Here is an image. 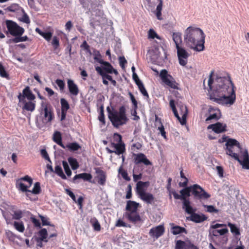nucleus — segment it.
Here are the masks:
<instances>
[{
	"label": "nucleus",
	"mask_w": 249,
	"mask_h": 249,
	"mask_svg": "<svg viewBox=\"0 0 249 249\" xmlns=\"http://www.w3.org/2000/svg\"><path fill=\"white\" fill-rule=\"evenodd\" d=\"M213 71H212L208 82L211 91L210 99L213 101L222 105H233L236 99L235 87L230 76L217 77L215 79V84L212 89L213 82Z\"/></svg>",
	"instance_id": "obj_1"
},
{
	"label": "nucleus",
	"mask_w": 249,
	"mask_h": 249,
	"mask_svg": "<svg viewBox=\"0 0 249 249\" xmlns=\"http://www.w3.org/2000/svg\"><path fill=\"white\" fill-rule=\"evenodd\" d=\"M205 35L200 28L189 26L184 31V41L187 47L200 52L204 49Z\"/></svg>",
	"instance_id": "obj_2"
},
{
	"label": "nucleus",
	"mask_w": 249,
	"mask_h": 249,
	"mask_svg": "<svg viewBox=\"0 0 249 249\" xmlns=\"http://www.w3.org/2000/svg\"><path fill=\"white\" fill-rule=\"evenodd\" d=\"M226 153L237 160L244 169L249 170V155L246 148H243L235 139H229L225 144Z\"/></svg>",
	"instance_id": "obj_3"
},
{
	"label": "nucleus",
	"mask_w": 249,
	"mask_h": 249,
	"mask_svg": "<svg viewBox=\"0 0 249 249\" xmlns=\"http://www.w3.org/2000/svg\"><path fill=\"white\" fill-rule=\"evenodd\" d=\"M107 110L108 113V118L115 128H118L128 123L129 118L127 116L124 106L120 107L118 110L114 109H111L109 107H107Z\"/></svg>",
	"instance_id": "obj_4"
},
{
	"label": "nucleus",
	"mask_w": 249,
	"mask_h": 249,
	"mask_svg": "<svg viewBox=\"0 0 249 249\" xmlns=\"http://www.w3.org/2000/svg\"><path fill=\"white\" fill-rule=\"evenodd\" d=\"M42 122L45 124L51 123L54 119L53 109L48 102H42L39 108Z\"/></svg>",
	"instance_id": "obj_5"
},
{
	"label": "nucleus",
	"mask_w": 249,
	"mask_h": 249,
	"mask_svg": "<svg viewBox=\"0 0 249 249\" xmlns=\"http://www.w3.org/2000/svg\"><path fill=\"white\" fill-rule=\"evenodd\" d=\"M145 6L148 11L153 13L159 20H162L161 11L163 6L162 0H145Z\"/></svg>",
	"instance_id": "obj_6"
},
{
	"label": "nucleus",
	"mask_w": 249,
	"mask_h": 249,
	"mask_svg": "<svg viewBox=\"0 0 249 249\" xmlns=\"http://www.w3.org/2000/svg\"><path fill=\"white\" fill-rule=\"evenodd\" d=\"M160 77L162 82L167 87L173 89H178V84L174 78L170 74H168L167 70H162L160 73Z\"/></svg>",
	"instance_id": "obj_7"
},
{
	"label": "nucleus",
	"mask_w": 249,
	"mask_h": 249,
	"mask_svg": "<svg viewBox=\"0 0 249 249\" xmlns=\"http://www.w3.org/2000/svg\"><path fill=\"white\" fill-rule=\"evenodd\" d=\"M94 59L101 64L104 65L103 67L98 66L95 68V70L100 75V71L105 74H108L107 73H114L115 75L118 74V71L114 69L109 62L105 61L102 59L98 58L97 56L94 57Z\"/></svg>",
	"instance_id": "obj_8"
},
{
	"label": "nucleus",
	"mask_w": 249,
	"mask_h": 249,
	"mask_svg": "<svg viewBox=\"0 0 249 249\" xmlns=\"http://www.w3.org/2000/svg\"><path fill=\"white\" fill-rule=\"evenodd\" d=\"M6 25L8 30L6 32V35L9 33L16 37L17 36H21L24 32V29L22 27L18 26L15 22L12 20H6Z\"/></svg>",
	"instance_id": "obj_9"
},
{
	"label": "nucleus",
	"mask_w": 249,
	"mask_h": 249,
	"mask_svg": "<svg viewBox=\"0 0 249 249\" xmlns=\"http://www.w3.org/2000/svg\"><path fill=\"white\" fill-rule=\"evenodd\" d=\"M192 193L194 198L197 199H207L210 197L211 195L207 193L199 185L194 184L191 186Z\"/></svg>",
	"instance_id": "obj_10"
},
{
	"label": "nucleus",
	"mask_w": 249,
	"mask_h": 249,
	"mask_svg": "<svg viewBox=\"0 0 249 249\" xmlns=\"http://www.w3.org/2000/svg\"><path fill=\"white\" fill-rule=\"evenodd\" d=\"M124 216L129 222L136 226L140 227L143 222L138 212H125Z\"/></svg>",
	"instance_id": "obj_11"
},
{
	"label": "nucleus",
	"mask_w": 249,
	"mask_h": 249,
	"mask_svg": "<svg viewBox=\"0 0 249 249\" xmlns=\"http://www.w3.org/2000/svg\"><path fill=\"white\" fill-rule=\"evenodd\" d=\"M190 192H192L191 186L186 187L180 191L181 196H183V209H186L187 211L190 212L191 210L190 201L188 199H187L186 196H190Z\"/></svg>",
	"instance_id": "obj_12"
},
{
	"label": "nucleus",
	"mask_w": 249,
	"mask_h": 249,
	"mask_svg": "<svg viewBox=\"0 0 249 249\" xmlns=\"http://www.w3.org/2000/svg\"><path fill=\"white\" fill-rule=\"evenodd\" d=\"M176 49L179 64L182 66H185L190 56L189 53L183 47Z\"/></svg>",
	"instance_id": "obj_13"
},
{
	"label": "nucleus",
	"mask_w": 249,
	"mask_h": 249,
	"mask_svg": "<svg viewBox=\"0 0 249 249\" xmlns=\"http://www.w3.org/2000/svg\"><path fill=\"white\" fill-rule=\"evenodd\" d=\"M191 208L190 212L187 211L186 209H184L186 213L191 214L189 218L190 220L198 223L202 222L207 219L208 217L202 213L199 214L195 213L196 209H194L191 206Z\"/></svg>",
	"instance_id": "obj_14"
},
{
	"label": "nucleus",
	"mask_w": 249,
	"mask_h": 249,
	"mask_svg": "<svg viewBox=\"0 0 249 249\" xmlns=\"http://www.w3.org/2000/svg\"><path fill=\"white\" fill-rule=\"evenodd\" d=\"M27 99L29 101H33L35 99L36 96L33 93L31 90L30 87L27 86L22 91V94L21 93H19L18 98L19 102H23L25 100V98Z\"/></svg>",
	"instance_id": "obj_15"
},
{
	"label": "nucleus",
	"mask_w": 249,
	"mask_h": 249,
	"mask_svg": "<svg viewBox=\"0 0 249 249\" xmlns=\"http://www.w3.org/2000/svg\"><path fill=\"white\" fill-rule=\"evenodd\" d=\"M221 117V112L220 110L216 107L210 106L208 109V116L206 119V122L209 123V121L213 120L217 121Z\"/></svg>",
	"instance_id": "obj_16"
},
{
	"label": "nucleus",
	"mask_w": 249,
	"mask_h": 249,
	"mask_svg": "<svg viewBox=\"0 0 249 249\" xmlns=\"http://www.w3.org/2000/svg\"><path fill=\"white\" fill-rule=\"evenodd\" d=\"M227 126L226 124L217 122L215 124H211L208 126V129H212L215 133L219 134L227 131Z\"/></svg>",
	"instance_id": "obj_17"
},
{
	"label": "nucleus",
	"mask_w": 249,
	"mask_h": 249,
	"mask_svg": "<svg viewBox=\"0 0 249 249\" xmlns=\"http://www.w3.org/2000/svg\"><path fill=\"white\" fill-rule=\"evenodd\" d=\"M164 232L165 229L163 225H160L151 229L149 234L151 237L158 239L162 235Z\"/></svg>",
	"instance_id": "obj_18"
},
{
	"label": "nucleus",
	"mask_w": 249,
	"mask_h": 249,
	"mask_svg": "<svg viewBox=\"0 0 249 249\" xmlns=\"http://www.w3.org/2000/svg\"><path fill=\"white\" fill-rule=\"evenodd\" d=\"M134 159L135 164H139L142 163L145 165H151L152 162L146 158V156L143 153L135 154Z\"/></svg>",
	"instance_id": "obj_19"
},
{
	"label": "nucleus",
	"mask_w": 249,
	"mask_h": 249,
	"mask_svg": "<svg viewBox=\"0 0 249 249\" xmlns=\"http://www.w3.org/2000/svg\"><path fill=\"white\" fill-rule=\"evenodd\" d=\"M67 86L69 91L71 95L76 96L78 94L79 92L78 87L73 80L68 79L67 80Z\"/></svg>",
	"instance_id": "obj_20"
},
{
	"label": "nucleus",
	"mask_w": 249,
	"mask_h": 249,
	"mask_svg": "<svg viewBox=\"0 0 249 249\" xmlns=\"http://www.w3.org/2000/svg\"><path fill=\"white\" fill-rule=\"evenodd\" d=\"M150 182L149 181H139L136 184V191L137 194L139 196L145 193L147 187L149 186Z\"/></svg>",
	"instance_id": "obj_21"
},
{
	"label": "nucleus",
	"mask_w": 249,
	"mask_h": 249,
	"mask_svg": "<svg viewBox=\"0 0 249 249\" xmlns=\"http://www.w3.org/2000/svg\"><path fill=\"white\" fill-rule=\"evenodd\" d=\"M61 103V121H63L66 119L67 110L70 108V105L68 101L64 98L60 99Z\"/></svg>",
	"instance_id": "obj_22"
},
{
	"label": "nucleus",
	"mask_w": 249,
	"mask_h": 249,
	"mask_svg": "<svg viewBox=\"0 0 249 249\" xmlns=\"http://www.w3.org/2000/svg\"><path fill=\"white\" fill-rule=\"evenodd\" d=\"M97 176L96 178L97 179L98 183L101 185H104L106 182V173L99 168L95 169Z\"/></svg>",
	"instance_id": "obj_23"
},
{
	"label": "nucleus",
	"mask_w": 249,
	"mask_h": 249,
	"mask_svg": "<svg viewBox=\"0 0 249 249\" xmlns=\"http://www.w3.org/2000/svg\"><path fill=\"white\" fill-rule=\"evenodd\" d=\"M16 186L17 188L19 190L23 192H25L27 197L31 200V198L30 197V193H31V191L28 189V188L29 187V186L25 185L20 181V179H17L16 180Z\"/></svg>",
	"instance_id": "obj_24"
},
{
	"label": "nucleus",
	"mask_w": 249,
	"mask_h": 249,
	"mask_svg": "<svg viewBox=\"0 0 249 249\" xmlns=\"http://www.w3.org/2000/svg\"><path fill=\"white\" fill-rule=\"evenodd\" d=\"M155 126L158 130H159L161 135L165 139H167L166 135V132L164 129V126L162 125L161 120L159 118L157 115L155 117Z\"/></svg>",
	"instance_id": "obj_25"
},
{
	"label": "nucleus",
	"mask_w": 249,
	"mask_h": 249,
	"mask_svg": "<svg viewBox=\"0 0 249 249\" xmlns=\"http://www.w3.org/2000/svg\"><path fill=\"white\" fill-rule=\"evenodd\" d=\"M179 111L181 117L178 115V118H177L181 125L185 124L186 123V117L188 114V109L186 106H182L180 107Z\"/></svg>",
	"instance_id": "obj_26"
},
{
	"label": "nucleus",
	"mask_w": 249,
	"mask_h": 249,
	"mask_svg": "<svg viewBox=\"0 0 249 249\" xmlns=\"http://www.w3.org/2000/svg\"><path fill=\"white\" fill-rule=\"evenodd\" d=\"M92 178V175L89 173H83L76 175L73 178V182L76 183V180L78 179H82L84 181H88L91 182Z\"/></svg>",
	"instance_id": "obj_27"
},
{
	"label": "nucleus",
	"mask_w": 249,
	"mask_h": 249,
	"mask_svg": "<svg viewBox=\"0 0 249 249\" xmlns=\"http://www.w3.org/2000/svg\"><path fill=\"white\" fill-rule=\"evenodd\" d=\"M229 231L227 228H224L220 230L213 229L209 230V235L211 236L218 237L226 234Z\"/></svg>",
	"instance_id": "obj_28"
},
{
	"label": "nucleus",
	"mask_w": 249,
	"mask_h": 249,
	"mask_svg": "<svg viewBox=\"0 0 249 249\" xmlns=\"http://www.w3.org/2000/svg\"><path fill=\"white\" fill-rule=\"evenodd\" d=\"M173 40L176 44V49H178L181 47L182 40L181 37V34L179 32L173 33L172 35Z\"/></svg>",
	"instance_id": "obj_29"
},
{
	"label": "nucleus",
	"mask_w": 249,
	"mask_h": 249,
	"mask_svg": "<svg viewBox=\"0 0 249 249\" xmlns=\"http://www.w3.org/2000/svg\"><path fill=\"white\" fill-rule=\"evenodd\" d=\"M139 203L135 201L129 200L127 202L126 206V212H138Z\"/></svg>",
	"instance_id": "obj_30"
},
{
	"label": "nucleus",
	"mask_w": 249,
	"mask_h": 249,
	"mask_svg": "<svg viewBox=\"0 0 249 249\" xmlns=\"http://www.w3.org/2000/svg\"><path fill=\"white\" fill-rule=\"evenodd\" d=\"M111 145L112 147L115 148L116 150L114 151L117 155L122 154L125 151V145L123 142L118 143L111 142Z\"/></svg>",
	"instance_id": "obj_31"
},
{
	"label": "nucleus",
	"mask_w": 249,
	"mask_h": 249,
	"mask_svg": "<svg viewBox=\"0 0 249 249\" xmlns=\"http://www.w3.org/2000/svg\"><path fill=\"white\" fill-rule=\"evenodd\" d=\"M140 198L147 204H152L154 201L153 195L149 193H145L140 196Z\"/></svg>",
	"instance_id": "obj_32"
},
{
	"label": "nucleus",
	"mask_w": 249,
	"mask_h": 249,
	"mask_svg": "<svg viewBox=\"0 0 249 249\" xmlns=\"http://www.w3.org/2000/svg\"><path fill=\"white\" fill-rule=\"evenodd\" d=\"M172 226V233L174 235H177L181 233H187V231L185 228L179 226H174V223L170 224Z\"/></svg>",
	"instance_id": "obj_33"
},
{
	"label": "nucleus",
	"mask_w": 249,
	"mask_h": 249,
	"mask_svg": "<svg viewBox=\"0 0 249 249\" xmlns=\"http://www.w3.org/2000/svg\"><path fill=\"white\" fill-rule=\"evenodd\" d=\"M53 141L56 143L58 145L60 146L63 148H65V146L63 144L62 142V136L59 131H55L53 135Z\"/></svg>",
	"instance_id": "obj_34"
},
{
	"label": "nucleus",
	"mask_w": 249,
	"mask_h": 249,
	"mask_svg": "<svg viewBox=\"0 0 249 249\" xmlns=\"http://www.w3.org/2000/svg\"><path fill=\"white\" fill-rule=\"evenodd\" d=\"M22 102L24 103V106L22 107L23 109L26 110L27 111H29L31 112L33 111L35 109V102H32V101H29L28 102L24 101L23 102Z\"/></svg>",
	"instance_id": "obj_35"
},
{
	"label": "nucleus",
	"mask_w": 249,
	"mask_h": 249,
	"mask_svg": "<svg viewBox=\"0 0 249 249\" xmlns=\"http://www.w3.org/2000/svg\"><path fill=\"white\" fill-rule=\"evenodd\" d=\"M99 112L98 120L102 123V124H106L105 117L104 114V107L103 104H101L98 109Z\"/></svg>",
	"instance_id": "obj_36"
},
{
	"label": "nucleus",
	"mask_w": 249,
	"mask_h": 249,
	"mask_svg": "<svg viewBox=\"0 0 249 249\" xmlns=\"http://www.w3.org/2000/svg\"><path fill=\"white\" fill-rule=\"evenodd\" d=\"M227 225L230 227L231 232L233 234L234 236L237 237V236L240 235L241 233L240 229L235 224L231 222H228Z\"/></svg>",
	"instance_id": "obj_37"
},
{
	"label": "nucleus",
	"mask_w": 249,
	"mask_h": 249,
	"mask_svg": "<svg viewBox=\"0 0 249 249\" xmlns=\"http://www.w3.org/2000/svg\"><path fill=\"white\" fill-rule=\"evenodd\" d=\"M38 235L39 236V237L37 239H39V240L45 242H47L48 241V240L47 239L48 232L46 229L43 228L41 229L38 232Z\"/></svg>",
	"instance_id": "obj_38"
},
{
	"label": "nucleus",
	"mask_w": 249,
	"mask_h": 249,
	"mask_svg": "<svg viewBox=\"0 0 249 249\" xmlns=\"http://www.w3.org/2000/svg\"><path fill=\"white\" fill-rule=\"evenodd\" d=\"M14 228L18 231L23 232L25 230V228L23 222L15 221L14 223Z\"/></svg>",
	"instance_id": "obj_39"
},
{
	"label": "nucleus",
	"mask_w": 249,
	"mask_h": 249,
	"mask_svg": "<svg viewBox=\"0 0 249 249\" xmlns=\"http://www.w3.org/2000/svg\"><path fill=\"white\" fill-rule=\"evenodd\" d=\"M66 147L71 151H77L81 148L80 145L75 142L69 143Z\"/></svg>",
	"instance_id": "obj_40"
},
{
	"label": "nucleus",
	"mask_w": 249,
	"mask_h": 249,
	"mask_svg": "<svg viewBox=\"0 0 249 249\" xmlns=\"http://www.w3.org/2000/svg\"><path fill=\"white\" fill-rule=\"evenodd\" d=\"M68 161L73 170H76L79 167V164L76 159L70 157L68 159Z\"/></svg>",
	"instance_id": "obj_41"
},
{
	"label": "nucleus",
	"mask_w": 249,
	"mask_h": 249,
	"mask_svg": "<svg viewBox=\"0 0 249 249\" xmlns=\"http://www.w3.org/2000/svg\"><path fill=\"white\" fill-rule=\"evenodd\" d=\"M58 176L60 177L62 179H66V176L64 174L62 169L60 165H56L55 167V170L54 171Z\"/></svg>",
	"instance_id": "obj_42"
},
{
	"label": "nucleus",
	"mask_w": 249,
	"mask_h": 249,
	"mask_svg": "<svg viewBox=\"0 0 249 249\" xmlns=\"http://www.w3.org/2000/svg\"><path fill=\"white\" fill-rule=\"evenodd\" d=\"M28 40V37L27 36H17V37L11 39L9 40L10 42L13 43H18L20 42L26 41Z\"/></svg>",
	"instance_id": "obj_43"
},
{
	"label": "nucleus",
	"mask_w": 249,
	"mask_h": 249,
	"mask_svg": "<svg viewBox=\"0 0 249 249\" xmlns=\"http://www.w3.org/2000/svg\"><path fill=\"white\" fill-rule=\"evenodd\" d=\"M21 7L17 3H13L11 4L10 6H8L6 10L10 12H18L20 10H21Z\"/></svg>",
	"instance_id": "obj_44"
},
{
	"label": "nucleus",
	"mask_w": 249,
	"mask_h": 249,
	"mask_svg": "<svg viewBox=\"0 0 249 249\" xmlns=\"http://www.w3.org/2000/svg\"><path fill=\"white\" fill-rule=\"evenodd\" d=\"M0 76L2 77L5 78L7 80L10 79L9 74L6 72L5 68L1 63H0Z\"/></svg>",
	"instance_id": "obj_45"
},
{
	"label": "nucleus",
	"mask_w": 249,
	"mask_h": 249,
	"mask_svg": "<svg viewBox=\"0 0 249 249\" xmlns=\"http://www.w3.org/2000/svg\"><path fill=\"white\" fill-rule=\"evenodd\" d=\"M180 178L182 179H184L185 180V181H183V182H180L179 183V185L180 187H185L187 186V184H188V178L185 176L183 172V169H181V170H180Z\"/></svg>",
	"instance_id": "obj_46"
},
{
	"label": "nucleus",
	"mask_w": 249,
	"mask_h": 249,
	"mask_svg": "<svg viewBox=\"0 0 249 249\" xmlns=\"http://www.w3.org/2000/svg\"><path fill=\"white\" fill-rule=\"evenodd\" d=\"M41 192V187H40V183L39 182H36L35 184L33 190L31 191V193H30V195L31 194H34L35 195L39 194Z\"/></svg>",
	"instance_id": "obj_47"
},
{
	"label": "nucleus",
	"mask_w": 249,
	"mask_h": 249,
	"mask_svg": "<svg viewBox=\"0 0 249 249\" xmlns=\"http://www.w3.org/2000/svg\"><path fill=\"white\" fill-rule=\"evenodd\" d=\"M204 207L206 208V211L210 213H218L219 210L217 209L213 205H203Z\"/></svg>",
	"instance_id": "obj_48"
},
{
	"label": "nucleus",
	"mask_w": 249,
	"mask_h": 249,
	"mask_svg": "<svg viewBox=\"0 0 249 249\" xmlns=\"http://www.w3.org/2000/svg\"><path fill=\"white\" fill-rule=\"evenodd\" d=\"M51 44H52V45L53 46L54 50L57 49L60 46L59 38L56 36H54L53 37V39L51 42Z\"/></svg>",
	"instance_id": "obj_49"
},
{
	"label": "nucleus",
	"mask_w": 249,
	"mask_h": 249,
	"mask_svg": "<svg viewBox=\"0 0 249 249\" xmlns=\"http://www.w3.org/2000/svg\"><path fill=\"white\" fill-rule=\"evenodd\" d=\"M39 34L41 36L47 41H50L53 36V33L50 32H43L39 33Z\"/></svg>",
	"instance_id": "obj_50"
},
{
	"label": "nucleus",
	"mask_w": 249,
	"mask_h": 249,
	"mask_svg": "<svg viewBox=\"0 0 249 249\" xmlns=\"http://www.w3.org/2000/svg\"><path fill=\"white\" fill-rule=\"evenodd\" d=\"M13 218L16 220H19L23 216V213L20 210L13 211Z\"/></svg>",
	"instance_id": "obj_51"
},
{
	"label": "nucleus",
	"mask_w": 249,
	"mask_h": 249,
	"mask_svg": "<svg viewBox=\"0 0 249 249\" xmlns=\"http://www.w3.org/2000/svg\"><path fill=\"white\" fill-rule=\"evenodd\" d=\"M139 90L141 93L143 95V96L146 97V98H149V95L143 85L142 83L138 85Z\"/></svg>",
	"instance_id": "obj_52"
},
{
	"label": "nucleus",
	"mask_w": 249,
	"mask_h": 249,
	"mask_svg": "<svg viewBox=\"0 0 249 249\" xmlns=\"http://www.w3.org/2000/svg\"><path fill=\"white\" fill-rule=\"evenodd\" d=\"M187 244L184 241L178 240L176 243L175 249H185Z\"/></svg>",
	"instance_id": "obj_53"
},
{
	"label": "nucleus",
	"mask_w": 249,
	"mask_h": 249,
	"mask_svg": "<svg viewBox=\"0 0 249 249\" xmlns=\"http://www.w3.org/2000/svg\"><path fill=\"white\" fill-rule=\"evenodd\" d=\"M62 164L66 174L68 176H70L71 175V171L69 167V166L66 161L63 160Z\"/></svg>",
	"instance_id": "obj_54"
},
{
	"label": "nucleus",
	"mask_w": 249,
	"mask_h": 249,
	"mask_svg": "<svg viewBox=\"0 0 249 249\" xmlns=\"http://www.w3.org/2000/svg\"><path fill=\"white\" fill-rule=\"evenodd\" d=\"M148 37L151 39L156 38L158 39H160V36L152 29H150L148 31Z\"/></svg>",
	"instance_id": "obj_55"
},
{
	"label": "nucleus",
	"mask_w": 249,
	"mask_h": 249,
	"mask_svg": "<svg viewBox=\"0 0 249 249\" xmlns=\"http://www.w3.org/2000/svg\"><path fill=\"white\" fill-rule=\"evenodd\" d=\"M170 106L171 107L173 112H174V115L177 118H178V113L176 109L175 102L174 100H171L169 102Z\"/></svg>",
	"instance_id": "obj_56"
},
{
	"label": "nucleus",
	"mask_w": 249,
	"mask_h": 249,
	"mask_svg": "<svg viewBox=\"0 0 249 249\" xmlns=\"http://www.w3.org/2000/svg\"><path fill=\"white\" fill-rule=\"evenodd\" d=\"M7 238L11 241H14L16 238V235L12 231L8 230L5 233Z\"/></svg>",
	"instance_id": "obj_57"
},
{
	"label": "nucleus",
	"mask_w": 249,
	"mask_h": 249,
	"mask_svg": "<svg viewBox=\"0 0 249 249\" xmlns=\"http://www.w3.org/2000/svg\"><path fill=\"white\" fill-rule=\"evenodd\" d=\"M23 11V15L22 17L19 19L20 21L25 23H29L30 22V20L28 15L24 12L23 9H21Z\"/></svg>",
	"instance_id": "obj_58"
},
{
	"label": "nucleus",
	"mask_w": 249,
	"mask_h": 249,
	"mask_svg": "<svg viewBox=\"0 0 249 249\" xmlns=\"http://www.w3.org/2000/svg\"><path fill=\"white\" fill-rule=\"evenodd\" d=\"M55 83L59 88L60 90L63 91L65 87V83L64 81L61 79H57L55 80Z\"/></svg>",
	"instance_id": "obj_59"
},
{
	"label": "nucleus",
	"mask_w": 249,
	"mask_h": 249,
	"mask_svg": "<svg viewBox=\"0 0 249 249\" xmlns=\"http://www.w3.org/2000/svg\"><path fill=\"white\" fill-rule=\"evenodd\" d=\"M100 75H104V76H105L106 77V79H107V80L110 81L111 83V84L114 86H116V85H117V82L116 81L113 79H112V77L111 75H109V74H105L104 73H103V72H102L100 71Z\"/></svg>",
	"instance_id": "obj_60"
},
{
	"label": "nucleus",
	"mask_w": 249,
	"mask_h": 249,
	"mask_svg": "<svg viewBox=\"0 0 249 249\" xmlns=\"http://www.w3.org/2000/svg\"><path fill=\"white\" fill-rule=\"evenodd\" d=\"M81 48H83L84 50H85L87 53H89L91 54V51L90 49V46L87 43V41L86 40H84L82 44L80 46Z\"/></svg>",
	"instance_id": "obj_61"
},
{
	"label": "nucleus",
	"mask_w": 249,
	"mask_h": 249,
	"mask_svg": "<svg viewBox=\"0 0 249 249\" xmlns=\"http://www.w3.org/2000/svg\"><path fill=\"white\" fill-rule=\"evenodd\" d=\"M40 154L42 158H43L46 160H47L49 162H51L50 158H49V156L48 155V154L45 149H41L40 150Z\"/></svg>",
	"instance_id": "obj_62"
},
{
	"label": "nucleus",
	"mask_w": 249,
	"mask_h": 249,
	"mask_svg": "<svg viewBox=\"0 0 249 249\" xmlns=\"http://www.w3.org/2000/svg\"><path fill=\"white\" fill-rule=\"evenodd\" d=\"M18 179H20V181H21L22 180H23V181H25L28 182L29 184V187H30L33 183L32 178L31 177H30L29 176H28V175H26V176H24V177L18 178Z\"/></svg>",
	"instance_id": "obj_63"
},
{
	"label": "nucleus",
	"mask_w": 249,
	"mask_h": 249,
	"mask_svg": "<svg viewBox=\"0 0 249 249\" xmlns=\"http://www.w3.org/2000/svg\"><path fill=\"white\" fill-rule=\"evenodd\" d=\"M119 64L121 67L124 69L125 68V65L127 63V61L124 56H120L119 58Z\"/></svg>",
	"instance_id": "obj_64"
}]
</instances>
